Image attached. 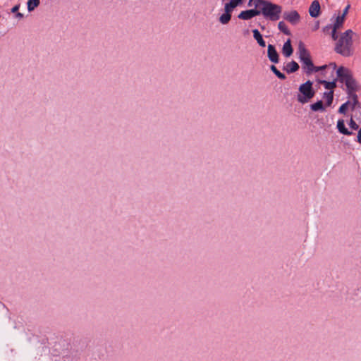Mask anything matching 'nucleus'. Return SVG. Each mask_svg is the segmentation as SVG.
Returning a JSON list of instances; mask_svg holds the SVG:
<instances>
[{
  "label": "nucleus",
  "instance_id": "1",
  "mask_svg": "<svg viewBox=\"0 0 361 361\" xmlns=\"http://www.w3.org/2000/svg\"><path fill=\"white\" fill-rule=\"evenodd\" d=\"M354 32L352 30H347L338 39L334 50L337 54L344 57H348L353 54V35Z\"/></svg>",
  "mask_w": 361,
  "mask_h": 361
},
{
  "label": "nucleus",
  "instance_id": "2",
  "mask_svg": "<svg viewBox=\"0 0 361 361\" xmlns=\"http://www.w3.org/2000/svg\"><path fill=\"white\" fill-rule=\"evenodd\" d=\"M336 74L338 81L345 85L347 94H352L359 90V85L348 68L340 66L336 71Z\"/></svg>",
  "mask_w": 361,
  "mask_h": 361
},
{
  "label": "nucleus",
  "instance_id": "3",
  "mask_svg": "<svg viewBox=\"0 0 361 361\" xmlns=\"http://www.w3.org/2000/svg\"><path fill=\"white\" fill-rule=\"evenodd\" d=\"M259 15H262L267 20L276 21L281 18L282 6L267 1L261 9H259Z\"/></svg>",
  "mask_w": 361,
  "mask_h": 361
},
{
  "label": "nucleus",
  "instance_id": "4",
  "mask_svg": "<svg viewBox=\"0 0 361 361\" xmlns=\"http://www.w3.org/2000/svg\"><path fill=\"white\" fill-rule=\"evenodd\" d=\"M298 54L305 73L307 75L312 74L314 72V65L311 59L310 51L305 48L302 42H300L298 44Z\"/></svg>",
  "mask_w": 361,
  "mask_h": 361
},
{
  "label": "nucleus",
  "instance_id": "5",
  "mask_svg": "<svg viewBox=\"0 0 361 361\" xmlns=\"http://www.w3.org/2000/svg\"><path fill=\"white\" fill-rule=\"evenodd\" d=\"M313 82L307 80L299 87L300 94L297 96L298 101L301 104L308 102L315 94V91L312 87Z\"/></svg>",
  "mask_w": 361,
  "mask_h": 361
},
{
  "label": "nucleus",
  "instance_id": "6",
  "mask_svg": "<svg viewBox=\"0 0 361 361\" xmlns=\"http://www.w3.org/2000/svg\"><path fill=\"white\" fill-rule=\"evenodd\" d=\"M283 18L292 25H296L300 20V16L298 12L295 10L290 11H285L283 13Z\"/></svg>",
  "mask_w": 361,
  "mask_h": 361
},
{
  "label": "nucleus",
  "instance_id": "7",
  "mask_svg": "<svg viewBox=\"0 0 361 361\" xmlns=\"http://www.w3.org/2000/svg\"><path fill=\"white\" fill-rule=\"evenodd\" d=\"M257 16H259V9L252 8L241 11L239 13L238 18L242 20H247L252 19V18Z\"/></svg>",
  "mask_w": 361,
  "mask_h": 361
},
{
  "label": "nucleus",
  "instance_id": "8",
  "mask_svg": "<svg viewBox=\"0 0 361 361\" xmlns=\"http://www.w3.org/2000/svg\"><path fill=\"white\" fill-rule=\"evenodd\" d=\"M267 56L272 63H277L279 61V55L272 44H269L267 47Z\"/></svg>",
  "mask_w": 361,
  "mask_h": 361
},
{
  "label": "nucleus",
  "instance_id": "9",
  "mask_svg": "<svg viewBox=\"0 0 361 361\" xmlns=\"http://www.w3.org/2000/svg\"><path fill=\"white\" fill-rule=\"evenodd\" d=\"M320 4L317 0L312 2L309 8V13L312 18H317L320 15Z\"/></svg>",
  "mask_w": 361,
  "mask_h": 361
},
{
  "label": "nucleus",
  "instance_id": "10",
  "mask_svg": "<svg viewBox=\"0 0 361 361\" xmlns=\"http://www.w3.org/2000/svg\"><path fill=\"white\" fill-rule=\"evenodd\" d=\"M336 128L341 134L344 135L350 136L353 134L352 131H350L348 128H346L343 119H339L337 121Z\"/></svg>",
  "mask_w": 361,
  "mask_h": 361
},
{
  "label": "nucleus",
  "instance_id": "11",
  "mask_svg": "<svg viewBox=\"0 0 361 361\" xmlns=\"http://www.w3.org/2000/svg\"><path fill=\"white\" fill-rule=\"evenodd\" d=\"M293 49L291 45L290 39H288L283 45L282 54L286 57H289L293 54Z\"/></svg>",
  "mask_w": 361,
  "mask_h": 361
},
{
  "label": "nucleus",
  "instance_id": "12",
  "mask_svg": "<svg viewBox=\"0 0 361 361\" xmlns=\"http://www.w3.org/2000/svg\"><path fill=\"white\" fill-rule=\"evenodd\" d=\"M300 68V66L298 63L295 61H292L287 63L286 66L283 67V71H286L287 73H293L298 71Z\"/></svg>",
  "mask_w": 361,
  "mask_h": 361
},
{
  "label": "nucleus",
  "instance_id": "13",
  "mask_svg": "<svg viewBox=\"0 0 361 361\" xmlns=\"http://www.w3.org/2000/svg\"><path fill=\"white\" fill-rule=\"evenodd\" d=\"M252 33L253 37L257 42L258 44L262 47H264L266 46V42L259 31L257 29H254L252 30Z\"/></svg>",
  "mask_w": 361,
  "mask_h": 361
},
{
  "label": "nucleus",
  "instance_id": "14",
  "mask_svg": "<svg viewBox=\"0 0 361 361\" xmlns=\"http://www.w3.org/2000/svg\"><path fill=\"white\" fill-rule=\"evenodd\" d=\"M337 79H334L333 81H326L324 80H319V83L324 85V87L327 90H334L336 87Z\"/></svg>",
  "mask_w": 361,
  "mask_h": 361
},
{
  "label": "nucleus",
  "instance_id": "15",
  "mask_svg": "<svg viewBox=\"0 0 361 361\" xmlns=\"http://www.w3.org/2000/svg\"><path fill=\"white\" fill-rule=\"evenodd\" d=\"M310 109L312 111H321L323 112L325 111V107L324 106L323 102L322 100H319L317 102L312 104L310 105Z\"/></svg>",
  "mask_w": 361,
  "mask_h": 361
},
{
  "label": "nucleus",
  "instance_id": "16",
  "mask_svg": "<svg viewBox=\"0 0 361 361\" xmlns=\"http://www.w3.org/2000/svg\"><path fill=\"white\" fill-rule=\"evenodd\" d=\"M323 98L326 99V106H330L334 101V90L324 92L323 94Z\"/></svg>",
  "mask_w": 361,
  "mask_h": 361
},
{
  "label": "nucleus",
  "instance_id": "17",
  "mask_svg": "<svg viewBox=\"0 0 361 361\" xmlns=\"http://www.w3.org/2000/svg\"><path fill=\"white\" fill-rule=\"evenodd\" d=\"M344 21H345V18H344L343 16H337L334 23L332 24L333 28L336 29V30L340 29L343 26Z\"/></svg>",
  "mask_w": 361,
  "mask_h": 361
},
{
  "label": "nucleus",
  "instance_id": "18",
  "mask_svg": "<svg viewBox=\"0 0 361 361\" xmlns=\"http://www.w3.org/2000/svg\"><path fill=\"white\" fill-rule=\"evenodd\" d=\"M40 4V0H28L27 1V10L31 12L35 10Z\"/></svg>",
  "mask_w": 361,
  "mask_h": 361
},
{
  "label": "nucleus",
  "instance_id": "19",
  "mask_svg": "<svg viewBox=\"0 0 361 361\" xmlns=\"http://www.w3.org/2000/svg\"><path fill=\"white\" fill-rule=\"evenodd\" d=\"M278 28L281 32H282L286 35H290L291 32L288 28L287 25L283 21H280L278 24Z\"/></svg>",
  "mask_w": 361,
  "mask_h": 361
},
{
  "label": "nucleus",
  "instance_id": "20",
  "mask_svg": "<svg viewBox=\"0 0 361 361\" xmlns=\"http://www.w3.org/2000/svg\"><path fill=\"white\" fill-rule=\"evenodd\" d=\"M238 6L233 0H231L229 2L226 3L224 6V11L226 13L231 14V12L233 9Z\"/></svg>",
  "mask_w": 361,
  "mask_h": 361
},
{
  "label": "nucleus",
  "instance_id": "21",
  "mask_svg": "<svg viewBox=\"0 0 361 361\" xmlns=\"http://www.w3.org/2000/svg\"><path fill=\"white\" fill-rule=\"evenodd\" d=\"M231 14L225 12L219 17V21L221 23L226 25L231 20Z\"/></svg>",
  "mask_w": 361,
  "mask_h": 361
},
{
  "label": "nucleus",
  "instance_id": "22",
  "mask_svg": "<svg viewBox=\"0 0 361 361\" xmlns=\"http://www.w3.org/2000/svg\"><path fill=\"white\" fill-rule=\"evenodd\" d=\"M350 104V101H347L346 102L343 103L338 109V113L341 114H345L348 108V106Z\"/></svg>",
  "mask_w": 361,
  "mask_h": 361
},
{
  "label": "nucleus",
  "instance_id": "23",
  "mask_svg": "<svg viewBox=\"0 0 361 361\" xmlns=\"http://www.w3.org/2000/svg\"><path fill=\"white\" fill-rule=\"evenodd\" d=\"M267 1V0H254L253 5L255 6V9H261Z\"/></svg>",
  "mask_w": 361,
  "mask_h": 361
},
{
  "label": "nucleus",
  "instance_id": "24",
  "mask_svg": "<svg viewBox=\"0 0 361 361\" xmlns=\"http://www.w3.org/2000/svg\"><path fill=\"white\" fill-rule=\"evenodd\" d=\"M350 97L353 99L352 104V109H354L355 106L358 104V97L355 92H353L352 94H348Z\"/></svg>",
  "mask_w": 361,
  "mask_h": 361
},
{
  "label": "nucleus",
  "instance_id": "25",
  "mask_svg": "<svg viewBox=\"0 0 361 361\" xmlns=\"http://www.w3.org/2000/svg\"><path fill=\"white\" fill-rule=\"evenodd\" d=\"M348 125L350 126V128L353 130H357L359 128V126L357 124V123L354 121V119L353 118H350L349 122H348Z\"/></svg>",
  "mask_w": 361,
  "mask_h": 361
},
{
  "label": "nucleus",
  "instance_id": "26",
  "mask_svg": "<svg viewBox=\"0 0 361 361\" xmlns=\"http://www.w3.org/2000/svg\"><path fill=\"white\" fill-rule=\"evenodd\" d=\"M332 30H333V25L332 24H329V25H326L325 27H323V32H324V34L331 33Z\"/></svg>",
  "mask_w": 361,
  "mask_h": 361
},
{
  "label": "nucleus",
  "instance_id": "27",
  "mask_svg": "<svg viewBox=\"0 0 361 361\" xmlns=\"http://www.w3.org/2000/svg\"><path fill=\"white\" fill-rule=\"evenodd\" d=\"M331 38L333 40H337L338 39V36L337 35V30L333 28L332 31L331 32Z\"/></svg>",
  "mask_w": 361,
  "mask_h": 361
},
{
  "label": "nucleus",
  "instance_id": "28",
  "mask_svg": "<svg viewBox=\"0 0 361 361\" xmlns=\"http://www.w3.org/2000/svg\"><path fill=\"white\" fill-rule=\"evenodd\" d=\"M326 68H327V65H324L322 66H314V72H318L319 71H323V70H325Z\"/></svg>",
  "mask_w": 361,
  "mask_h": 361
},
{
  "label": "nucleus",
  "instance_id": "29",
  "mask_svg": "<svg viewBox=\"0 0 361 361\" xmlns=\"http://www.w3.org/2000/svg\"><path fill=\"white\" fill-rule=\"evenodd\" d=\"M350 8V4H348L345 8H344V10L343 11V13L341 15V16H343L344 18H345V16L349 11Z\"/></svg>",
  "mask_w": 361,
  "mask_h": 361
},
{
  "label": "nucleus",
  "instance_id": "30",
  "mask_svg": "<svg viewBox=\"0 0 361 361\" xmlns=\"http://www.w3.org/2000/svg\"><path fill=\"white\" fill-rule=\"evenodd\" d=\"M276 76H277L281 80H286V75L282 73L280 71L276 75Z\"/></svg>",
  "mask_w": 361,
  "mask_h": 361
},
{
  "label": "nucleus",
  "instance_id": "31",
  "mask_svg": "<svg viewBox=\"0 0 361 361\" xmlns=\"http://www.w3.org/2000/svg\"><path fill=\"white\" fill-rule=\"evenodd\" d=\"M270 69H271V71H272L275 75H276V74L279 72V71L277 69V68H276L274 65H271V66H270Z\"/></svg>",
  "mask_w": 361,
  "mask_h": 361
},
{
  "label": "nucleus",
  "instance_id": "32",
  "mask_svg": "<svg viewBox=\"0 0 361 361\" xmlns=\"http://www.w3.org/2000/svg\"><path fill=\"white\" fill-rule=\"evenodd\" d=\"M19 8H20V4L16 5L15 6H13V7L11 8V12H12L13 13H16L18 11Z\"/></svg>",
  "mask_w": 361,
  "mask_h": 361
},
{
  "label": "nucleus",
  "instance_id": "33",
  "mask_svg": "<svg viewBox=\"0 0 361 361\" xmlns=\"http://www.w3.org/2000/svg\"><path fill=\"white\" fill-rule=\"evenodd\" d=\"M357 142L361 144V128L359 129L357 133Z\"/></svg>",
  "mask_w": 361,
  "mask_h": 361
},
{
  "label": "nucleus",
  "instance_id": "34",
  "mask_svg": "<svg viewBox=\"0 0 361 361\" xmlns=\"http://www.w3.org/2000/svg\"><path fill=\"white\" fill-rule=\"evenodd\" d=\"M235 4L238 6V5H240L243 4V2L245 1V0H233Z\"/></svg>",
  "mask_w": 361,
  "mask_h": 361
},
{
  "label": "nucleus",
  "instance_id": "35",
  "mask_svg": "<svg viewBox=\"0 0 361 361\" xmlns=\"http://www.w3.org/2000/svg\"><path fill=\"white\" fill-rule=\"evenodd\" d=\"M16 17L18 18H23V15L21 13L17 12L16 14Z\"/></svg>",
  "mask_w": 361,
  "mask_h": 361
},
{
  "label": "nucleus",
  "instance_id": "36",
  "mask_svg": "<svg viewBox=\"0 0 361 361\" xmlns=\"http://www.w3.org/2000/svg\"><path fill=\"white\" fill-rule=\"evenodd\" d=\"M329 65L331 66L334 69H336V67H337L336 63H334H334H331Z\"/></svg>",
  "mask_w": 361,
  "mask_h": 361
},
{
  "label": "nucleus",
  "instance_id": "37",
  "mask_svg": "<svg viewBox=\"0 0 361 361\" xmlns=\"http://www.w3.org/2000/svg\"><path fill=\"white\" fill-rule=\"evenodd\" d=\"M253 1H254V0H249V2H248V6H254V5H253Z\"/></svg>",
  "mask_w": 361,
  "mask_h": 361
},
{
  "label": "nucleus",
  "instance_id": "38",
  "mask_svg": "<svg viewBox=\"0 0 361 361\" xmlns=\"http://www.w3.org/2000/svg\"><path fill=\"white\" fill-rule=\"evenodd\" d=\"M318 27H319V23H317V24L315 25V29L314 30H317Z\"/></svg>",
  "mask_w": 361,
  "mask_h": 361
}]
</instances>
